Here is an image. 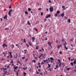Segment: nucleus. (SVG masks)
I'll return each mask as SVG.
<instances>
[{
	"label": "nucleus",
	"instance_id": "nucleus-32",
	"mask_svg": "<svg viewBox=\"0 0 76 76\" xmlns=\"http://www.w3.org/2000/svg\"><path fill=\"white\" fill-rule=\"evenodd\" d=\"M28 11H31V9L30 8H29L28 9Z\"/></svg>",
	"mask_w": 76,
	"mask_h": 76
},
{
	"label": "nucleus",
	"instance_id": "nucleus-61",
	"mask_svg": "<svg viewBox=\"0 0 76 76\" xmlns=\"http://www.w3.org/2000/svg\"><path fill=\"white\" fill-rule=\"evenodd\" d=\"M56 44H58V40H56Z\"/></svg>",
	"mask_w": 76,
	"mask_h": 76
},
{
	"label": "nucleus",
	"instance_id": "nucleus-12",
	"mask_svg": "<svg viewBox=\"0 0 76 76\" xmlns=\"http://www.w3.org/2000/svg\"><path fill=\"white\" fill-rule=\"evenodd\" d=\"M9 28H6L4 29V30H5V31H6V30H9Z\"/></svg>",
	"mask_w": 76,
	"mask_h": 76
},
{
	"label": "nucleus",
	"instance_id": "nucleus-25",
	"mask_svg": "<svg viewBox=\"0 0 76 76\" xmlns=\"http://www.w3.org/2000/svg\"><path fill=\"white\" fill-rule=\"evenodd\" d=\"M36 44H37V45H38V44H39V42L38 41H36Z\"/></svg>",
	"mask_w": 76,
	"mask_h": 76
},
{
	"label": "nucleus",
	"instance_id": "nucleus-39",
	"mask_svg": "<svg viewBox=\"0 0 76 76\" xmlns=\"http://www.w3.org/2000/svg\"><path fill=\"white\" fill-rule=\"evenodd\" d=\"M58 61L59 63H61V61L60 59H58Z\"/></svg>",
	"mask_w": 76,
	"mask_h": 76
},
{
	"label": "nucleus",
	"instance_id": "nucleus-14",
	"mask_svg": "<svg viewBox=\"0 0 76 76\" xmlns=\"http://www.w3.org/2000/svg\"><path fill=\"white\" fill-rule=\"evenodd\" d=\"M7 18V15H5V16L4 17V19H5Z\"/></svg>",
	"mask_w": 76,
	"mask_h": 76
},
{
	"label": "nucleus",
	"instance_id": "nucleus-31",
	"mask_svg": "<svg viewBox=\"0 0 76 76\" xmlns=\"http://www.w3.org/2000/svg\"><path fill=\"white\" fill-rule=\"evenodd\" d=\"M48 45H50V44H51V43L49 42H48Z\"/></svg>",
	"mask_w": 76,
	"mask_h": 76
},
{
	"label": "nucleus",
	"instance_id": "nucleus-52",
	"mask_svg": "<svg viewBox=\"0 0 76 76\" xmlns=\"http://www.w3.org/2000/svg\"><path fill=\"white\" fill-rule=\"evenodd\" d=\"M73 39H71L70 40V41H73Z\"/></svg>",
	"mask_w": 76,
	"mask_h": 76
},
{
	"label": "nucleus",
	"instance_id": "nucleus-5",
	"mask_svg": "<svg viewBox=\"0 0 76 76\" xmlns=\"http://www.w3.org/2000/svg\"><path fill=\"white\" fill-rule=\"evenodd\" d=\"M32 42H34V41H35V37H32Z\"/></svg>",
	"mask_w": 76,
	"mask_h": 76
},
{
	"label": "nucleus",
	"instance_id": "nucleus-53",
	"mask_svg": "<svg viewBox=\"0 0 76 76\" xmlns=\"http://www.w3.org/2000/svg\"><path fill=\"white\" fill-rule=\"evenodd\" d=\"M43 55V54H41V55L40 56V57H42V55Z\"/></svg>",
	"mask_w": 76,
	"mask_h": 76
},
{
	"label": "nucleus",
	"instance_id": "nucleus-47",
	"mask_svg": "<svg viewBox=\"0 0 76 76\" xmlns=\"http://www.w3.org/2000/svg\"><path fill=\"white\" fill-rule=\"evenodd\" d=\"M59 53H60V54H62V52H59Z\"/></svg>",
	"mask_w": 76,
	"mask_h": 76
},
{
	"label": "nucleus",
	"instance_id": "nucleus-49",
	"mask_svg": "<svg viewBox=\"0 0 76 76\" xmlns=\"http://www.w3.org/2000/svg\"><path fill=\"white\" fill-rule=\"evenodd\" d=\"M13 61H11L10 63H13Z\"/></svg>",
	"mask_w": 76,
	"mask_h": 76
},
{
	"label": "nucleus",
	"instance_id": "nucleus-64",
	"mask_svg": "<svg viewBox=\"0 0 76 76\" xmlns=\"http://www.w3.org/2000/svg\"><path fill=\"white\" fill-rule=\"evenodd\" d=\"M75 43L76 44V39L75 40Z\"/></svg>",
	"mask_w": 76,
	"mask_h": 76
},
{
	"label": "nucleus",
	"instance_id": "nucleus-15",
	"mask_svg": "<svg viewBox=\"0 0 76 76\" xmlns=\"http://www.w3.org/2000/svg\"><path fill=\"white\" fill-rule=\"evenodd\" d=\"M66 45H67V43H66V42H65V44H63V45H64V47H65V46H66Z\"/></svg>",
	"mask_w": 76,
	"mask_h": 76
},
{
	"label": "nucleus",
	"instance_id": "nucleus-20",
	"mask_svg": "<svg viewBox=\"0 0 76 76\" xmlns=\"http://www.w3.org/2000/svg\"><path fill=\"white\" fill-rule=\"evenodd\" d=\"M50 59L51 60H54V58H53L52 57H51L50 58Z\"/></svg>",
	"mask_w": 76,
	"mask_h": 76
},
{
	"label": "nucleus",
	"instance_id": "nucleus-55",
	"mask_svg": "<svg viewBox=\"0 0 76 76\" xmlns=\"http://www.w3.org/2000/svg\"><path fill=\"white\" fill-rule=\"evenodd\" d=\"M49 2L50 3H51V1L50 0H49Z\"/></svg>",
	"mask_w": 76,
	"mask_h": 76
},
{
	"label": "nucleus",
	"instance_id": "nucleus-56",
	"mask_svg": "<svg viewBox=\"0 0 76 76\" xmlns=\"http://www.w3.org/2000/svg\"><path fill=\"white\" fill-rule=\"evenodd\" d=\"M11 8H12V7H11V6L10 5V7H9V9H11Z\"/></svg>",
	"mask_w": 76,
	"mask_h": 76
},
{
	"label": "nucleus",
	"instance_id": "nucleus-11",
	"mask_svg": "<svg viewBox=\"0 0 76 76\" xmlns=\"http://www.w3.org/2000/svg\"><path fill=\"white\" fill-rule=\"evenodd\" d=\"M70 20H71L70 19H69L68 20V22L69 23H70L71 22Z\"/></svg>",
	"mask_w": 76,
	"mask_h": 76
},
{
	"label": "nucleus",
	"instance_id": "nucleus-37",
	"mask_svg": "<svg viewBox=\"0 0 76 76\" xmlns=\"http://www.w3.org/2000/svg\"><path fill=\"white\" fill-rule=\"evenodd\" d=\"M7 73V71H5L4 72V74L6 75Z\"/></svg>",
	"mask_w": 76,
	"mask_h": 76
},
{
	"label": "nucleus",
	"instance_id": "nucleus-63",
	"mask_svg": "<svg viewBox=\"0 0 76 76\" xmlns=\"http://www.w3.org/2000/svg\"><path fill=\"white\" fill-rule=\"evenodd\" d=\"M49 70H50V71H51V68H50L49 69Z\"/></svg>",
	"mask_w": 76,
	"mask_h": 76
},
{
	"label": "nucleus",
	"instance_id": "nucleus-36",
	"mask_svg": "<svg viewBox=\"0 0 76 76\" xmlns=\"http://www.w3.org/2000/svg\"><path fill=\"white\" fill-rule=\"evenodd\" d=\"M70 68H69L67 69V70H68V71H69V70H70Z\"/></svg>",
	"mask_w": 76,
	"mask_h": 76
},
{
	"label": "nucleus",
	"instance_id": "nucleus-50",
	"mask_svg": "<svg viewBox=\"0 0 76 76\" xmlns=\"http://www.w3.org/2000/svg\"><path fill=\"white\" fill-rule=\"evenodd\" d=\"M57 47L59 49L60 48V46L58 45L57 46Z\"/></svg>",
	"mask_w": 76,
	"mask_h": 76
},
{
	"label": "nucleus",
	"instance_id": "nucleus-2",
	"mask_svg": "<svg viewBox=\"0 0 76 76\" xmlns=\"http://www.w3.org/2000/svg\"><path fill=\"white\" fill-rule=\"evenodd\" d=\"M49 10H50V12H53V7H50L49 8Z\"/></svg>",
	"mask_w": 76,
	"mask_h": 76
},
{
	"label": "nucleus",
	"instance_id": "nucleus-3",
	"mask_svg": "<svg viewBox=\"0 0 76 76\" xmlns=\"http://www.w3.org/2000/svg\"><path fill=\"white\" fill-rule=\"evenodd\" d=\"M18 54L17 53L15 55H14V57L15 58H18Z\"/></svg>",
	"mask_w": 76,
	"mask_h": 76
},
{
	"label": "nucleus",
	"instance_id": "nucleus-21",
	"mask_svg": "<svg viewBox=\"0 0 76 76\" xmlns=\"http://www.w3.org/2000/svg\"><path fill=\"white\" fill-rule=\"evenodd\" d=\"M38 48H39V46H36V50H38Z\"/></svg>",
	"mask_w": 76,
	"mask_h": 76
},
{
	"label": "nucleus",
	"instance_id": "nucleus-28",
	"mask_svg": "<svg viewBox=\"0 0 76 76\" xmlns=\"http://www.w3.org/2000/svg\"><path fill=\"white\" fill-rule=\"evenodd\" d=\"M25 14H26V15H28V12L26 11H25Z\"/></svg>",
	"mask_w": 76,
	"mask_h": 76
},
{
	"label": "nucleus",
	"instance_id": "nucleus-18",
	"mask_svg": "<svg viewBox=\"0 0 76 76\" xmlns=\"http://www.w3.org/2000/svg\"><path fill=\"white\" fill-rule=\"evenodd\" d=\"M62 9H66V8H65V7L64 6H62Z\"/></svg>",
	"mask_w": 76,
	"mask_h": 76
},
{
	"label": "nucleus",
	"instance_id": "nucleus-7",
	"mask_svg": "<svg viewBox=\"0 0 76 76\" xmlns=\"http://www.w3.org/2000/svg\"><path fill=\"white\" fill-rule=\"evenodd\" d=\"M17 68H18V66H16L15 67V66H14V69H15V70H16V69H17Z\"/></svg>",
	"mask_w": 76,
	"mask_h": 76
},
{
	"label": "nucleus",
	"instance_id": "nucleus-6",
	"mask_svg": "<svg viewBox=\"0 0 76 76\" xmlns=\"http://www.w3.org/2000/svg\"><path fill=\"white\" fill-rule=\"evenodd\" d=\"M15 47V45H11V48H12L13 49V48H14V47Z\"/></svg>",
	"mask_w": 76,
	"mask_h": 76
},
{
	"label": "nucleus",
	"instance_id": "nucleus-16",
	"mask_svg": "<svg viewBox=\"0 0 76 76\" xmlns=\"http://www.w3.org/2000/svg\"><path fill=\"white\" fill-rule=\"evenodd\" d=\"M48 68H49V69H50V67H51V66H50V65L49 64H48Z\"/></svg>",
	"mask_w": 76,
	"mask_h": 76
},
{
	"label": "nucleus",
	"instance_id": "nucleus-41",
	"mask_svg": "<svg viewBox=\"0 0 76 76\" xmlns=\"http://www.w3.org/2000/svg\"><path fill=\"white\" fill-rule=\"evenodd\" d=\"M29 44L30 46H32V45L31 44V43L30 42H29Z\"/></svg>",
	"mask_w": 76,
	"mask_h": 76
},
{
	"label": "nucleus",
	"instance_id": "nucleus-45",
	"mask_svg": "<svg viewBox=\"0 0 76 76\" xmlns=\"http://www.w3.org/2000/svg\"><path fill=\"white\" fill-rule=\"evenodd\" d=\"M42 15H43V12H41V15L42 16Z\"/></svg>",
	"mask_w": 76,
	"mask_h": 76
},
{
	"label": "nucleus",
	"instance_id": "nucleus-17",
	"mask_svg": "<svg viewBox=\"0 0 76 76\" xmlns=\"http://www.w3.org/2000/svg\"><path fill=\"white\" fill-rule=\"evenodd\" d=\"M28 68V67H27V66L26 67V68H23V70H26V69H27V68Z\"/></svg>",
	"mask_w": 76,
	"mask_h": 76
},
{
	"label": "nucleus",
	"instance_id": "nucleus-40",
	"mask_svg": "<svg viewBox=\"0 0 76 76\" xmlns=\"http://www.w3.org/2000/svg\"><path fill=\"white\" fill-rule=\"evenodd\" d=\"M34 58H35L36 59V60L38 59V58L36 57L35 56L34 57Z\"/></svg>",
	"mask_w": 76,
	"mask_h": 76
},
{
	"label": "nucleus",
	"instance_id": "nucleus-54",
	"mask_svg": "<svg viewBox=\"0 0 76 76\" xmlns=\"http://www.w3.org/2000/svg\"><path fill=\"white\" fill-rule=\"evenodd\" d=\"M28 59H26L25 60V61H28Z\"/></svg>",
	"mask_w": 76,
	"mask_h": 76
},
{
	"label": "nucleus",
	"instance_id": "nucleus-58",
	"mask_svg": "<svg viewBox=\"0 0 76 76\" xmlns=\"http://www.w3.org/2000/svg\"><path fill=\"white\" fill-rule=\"evenodd\" d=\"M38 71H39V72H40V71H41V69H38Z\"/></svg>",
	"mask_w": 76,
	"mask_h": 76
},
{
	"label": "nucleus",
	"instance_id": "nucleus-4",
	"mask_svg": "<svg viewBox=\"0 0 76 76\" xmlns=\"http://www.w3.org/2000/svg\"><path fill=\"white\" fill-rule=\"evenodd\" d=\"M2 54H4V57H6V54H7V53L6 52H3Z\"/></svg>",
	"mask_w": 76,
	"mask_h": 76
},
{
	"label": "nucleus",
	"instance_id": "nucleus-24",
	"mask_svg": "<svg viewBox=\"0 0 76 76\" xmlns=\"http://www.w3.org/2000/svg\"><path fill=\"white\" fill-rule=\"evenodd\" d=\"M23 42L25 43V42H26V40H25V39H23Z\"/></svg>",
	"mask_w": 76,
	"mask_h": 76
},
{
	"label": "nucleus",
	"instance_id": "nucleus-43",
	"mask_svg": "<svg viewBox=\"0 0 76 76\" xmlns=\"http://www.w3.org/2000/svg\"><path fill=\"white\" fill-rule=\"evenodd\" d=\"M18 73H19V72H17L16 73L17 76H18Z\"/></svg>",
	"mask_w": 76,
	"mask_h": 76
},
{
	"label": "nucleus",
	"instance_id": "nucleus-57",
	"mask_svg": "<svg viewBox=\"0 0 76 76\" xmlns=\"http://www.w3.org/2000/svg\"><path fill=\"white\" fill-rule=\"evenodd\" d=\"M40 75H43V74H42V72L40 73Z\"/></svg>",
	"mask_w": 76,
	"mask_h": 76
},
{
	"label": "nucleus",
	"instance_id": "nucleus-10",
	"mask_svg": "<svg viewBox=\"0 0 76 76\" xmlns=\"http://www.w3.org/2000/svg\"><path fill=\"white\" fill-rule=\"evenodd\" d=\"M61 16L62 17H63L64 16V14L63 13L61 14Z\"/></svg>",
	"mask_w": 76,
	"mask_h": 76
},
{
	"label": "nucleus",
	"instance_id": "nucleus-23",
	"mask_svg": "<svg viewBox=\"0 0 76 76\" xmlns=\"http://www.w3.org/2000/svg\"><path fill=\"white\" fill-rule=\"evenodd\" d=\"M61 63L60 62V64H59V67H61Z\"/></svg>",
	"mask_w": 76,
	"mask_h": 76
},
{
	"label": "nucleus",
	"instance_id": "nucleus-38",
	"mask_svg": "<svg viewBox=\"0 0 76 76\" xmlns=\"http://www.w3.org/2000/svg\"><path fill=\"white\" fill-rule=\"evenodd\" d=\"M23 74L24 75H26V73L25 72H24Z\"/></svg>",
	"mask_w": 76,
	"mask_h": 76
},
{
	"label": "nucleus",
	"instance_id": "nucleus-44",
	"mask_svg": "<svg viewBox=\"0 0 76 76\" xmlns=\"http://www.w3.org/2000/svg\"><path fill=\"white\" fill-rule=\"evenodd\" d=\"M37 72V70H36V73H37V74H39V72Z\"/></svg>",
	"mask_w": 76,
	"mask_h": 76
},
{
	"label": "nucleus",
	"instance_id": "nucleus-26",
	"mask_svg": "<svg viewBox=\"0 0 76 76\" xmlns=\"http://www.w3.org/2000/svg\"><path fill=\"white\" fill-rule=\"evenodd\" d=\"M64 48H65V49H66V50L68 49V48L66 47V46H65Z\"/></svg>",
	"mask_w": 76,
	"mask_h": 76
},
{
	"label": "nucleus",
	"instance_id": "nucleus-29",
	"mask_svg": "<svg viewBox=\"0 0 76 76\" xmlns=\"http://www.w3.org/2000/svg\"><path fill=\"white\" fill-rule=\"evenodd\" d=\"M71 65H72V66H73V63L71 62L70 63Z\"/></svg>",
	"mask_w": 76,
	"mask_h": 76
},
{
	"label": "nucleus",
	"instance_id": "nucleus-13",
	"mask_svg": "<svg viewBox=\"0 0 76 76\" xmlns=\"http://www.w3.org/2000/svg\"><path fill=\"white\" fill-rule=\"evenodd\" d=\"M74 64H76V59H75V61H74Z\"/></svg>",
	"mask_w": 76,
	"mask_h": 76
},
{
	"label": "nucleus",
	"instance_id": "nucleus-30",
	"mask_svg": "<svg viewBox=\"0 0 76 76\" xmlns=\"http://www.w3.org/2000/svg\"><path fill=\"white\" fill-rule=\"evenodd\" d=\"M43 61H43L44 63H45V61H48V60H43Z\"/></svg>",
	"mask_w": 76,
	"mask_h": 76
},
{
	"label": "nucleus",
	"instance_id": "nucleus-51",
	"mask_svg": "<svg viewBox=\"0 0 76 76\" xmlns=\"http://www.w3.org/2000/svg\"><path fill=\"white\" fill-rule=\"evenodd\" d=\"M8 53H10V55H11L12 54H11V53H12V52H9Z\"/></svg>",
	"mask_w": 76,
	"mask_h": 76
},
{
	"label": "nucleus",
	"instance_id": "nucleus-62",
	"mask_svg": "<svg viewBox=\"0 0 76 76\" xmlns=\"http://www.w3.org/2000/svg\"><path fill=\"white\" fill-rule=\"evenodd\" d=\"M64 41V39H63H63L62 40V42H63Z\"/></svg>",
	"mask_w": 76,
	"mask_h": 76
},
{
	"label": "nucleus",
	"instance_id": "nucleus-34",
	"mask_svg": "<svg viewBox=\"0 0 76 76\" xmlns=\"http://www.w3.org/2000/svg\"><path fill=\"white\" fill-rule=\"evenodd\" d=\"M56 68H58L59 67L58 66V65H56Z\"/></svg>",
	"mask_w": 76,
	"mask_h": 76
},
{
	"label": "nucleus",
	"instance_id": "nucleus-33",
	"mask_svg": "<svg viewBox=\"0 0 76 76\" xmlns=\"http://www.w3.org/2000/svg\"><path fill=\"white\" fill-rule=\"evenodd\" d=\"M55 16H56V17H57V13H56L55 15H54Z\"/></svg>",
	"mask_w": 76,
	"mask_h": 76
},
{
	"label": "nucleus",
	"instance_id": "nucleus-19",
	"mask_svg": "<svg viewBox=\"0 0 76 76\" xmlns=\"http://www.w3.org/2000/svg\"><path fill=\"white\" fill-rule=\"evenodd\" d=\"M26 45L27 47H29V45H28V44L27 43H26Z\"/></svg>",
	"mask_w": 76,
	"mask_h": 76
},
{
	"label": "nucleus",
	"instance_id": "nucleus-48",
	"mask_svg": "<svg viewBox=\"0 0 76 76\" xmlns=\"http://www.w3.org/2000/svg\"><path fill=\"white\" fill-rule=\"evenodd\" d=\"M38 10H41V8H40L38 9Z\"/></svg>",
	"mask_w": 76,
	"mask_h": 76
},
{
	"label": "nucleus",
	"instance_id": "nucleus-9",
	"mask_svg": "<svg viewBox=\"0 0 76 76\" xmlns=\"http://www.w3.org/2000/svg\"><path fill=\"white\" fill-rule=\"evenodd\" d=\"M27 23L28 24V25H31V23H29V20L28 21Z\"/></svg>",
	"mask_w": 76,
	"mask_h": 76
},
{
	"label": "nucleus",
	"instance_id": "nucleus-27",
	"mask_svg": "<svg viewBox=\"0 0 76 76\" xmlns=\"http://www.w3.org/2000/svg\"><path fill=\"white\" fill-rule=\"evenodd\" d=\"M34 30H35V31H36L37 32H38V29H37V28H34Z\"/></svg>",
	"mask_w": 76,
	"mask_h": 76
},
{
	"label": "nucleus",
	"instance_id": "nucleus-35",
	"mask_svg": "<svg viewBox=\"0 0 76 76\" xmlns=\"http://www.w3.org/2000/svg\"><path fill=\"white\" fill-rule=\"evenodd\" d=\"M32 62H34V63H36V61H35V60H34L32 61Z\"/></svg>",
	"mask_w": 76,
	"mask_h": 76
},
{
	"label": "nucleus",
	"instance_id": "nucleus-8",
	"mask_svg": "<svg viewBox=\"0 0 76 76\" xmlns=\"http://www.w3.org/2000/svg\"><path fill=\"white\" fill-rule=\"evenodd\" d=\"M50 15H48L46 17V18H50Z\"/></svg>",
	"mask_w": 76,
	"mask_h": 76
},
{
	"label": "nucleus",
	"instance_id": "nucleus-22",
	"mask_svg": "<svg viewBox=\"0 0 76 76\" xmlns=\"http://www.w3.org/2000/svg\"><path fill=\"white\" fill-rule=\"evenodd\" d=\"M57 13H58V14H59L60 13V12L59 11H57Z\"/></svg>",
	"mask_w": 76,
	"mask_h": 76
},
{
	"label": "nucleus",
	"instance_id": "nucleus-59",
	"mask_svg": "<svg viewBox=\"0 0 76 76\" xmlns=\"http://www.w3.org/2000/svg\"><path fill=\"white\" fill-rule=\"evenodd\" d=\"M5 45H6V44H3L2 45V46H5Z\"/></svg>",
	"mask_w": 76,
	"mask_h": 76
},
{
	"label": "nucleus",
	"instance_id": "nucleus-1",
	"mask_svg": "<svg viewBox=\"0 0 76 76\" xmlns=\"http://www.w3.org/2000/svg\"><path fill=\"white\" fill-rule=\"evenodd\" d=\"M13 11V10H10L9 11V12L8 13V15H9L10 16V15H11V12H12Z\"/></svg>",
	"mask_w": 76,
	"mask_h": 76
},
{
	"label": "nucleus",
	"instance_id": "nucleus-60",
	"mask_svg": "<svg viewBox=\"0 0 76 76\" xmlns=\"http://www.w3.org/2000/svg\"><path fill=\"white\" fill-rule=\"evenodd\" d=\"M17 63H19V64H20V63L19 61H18Z\"/></svg>",
	"mask_w": 76,
	"mask_h": 76
},
{
	"label": "nucleus",
	"instance_id": "nucleus-42",
	"mask_svg": "<svg viewBox=\"0 0 76 76\" xmlns=\"http://www.w3.org/2000/svg\"><path fill=\"white\" fill-rule=\"evenodd\" d=\"M25 57H22V59H23V60H24V59H25Z\"/></svg>",
	"mask_w": 76,
	"mask_h": 76
},
{
	"label": "nucleus",
	"instance_id": "nucleus-46",
	"mask_svg": "<svg viewBox=\"0 0 76 76\" xmlns=\"http://www.w3.org/2000/svg\"><path fill=\"white\" fill-rule=\"evenodd\" d=\"M10 57L11 58H13V57H12V55H10Z\"/></svg>",
	"mask_w": 76,
	"mask_h": 76
}]
</instances>
